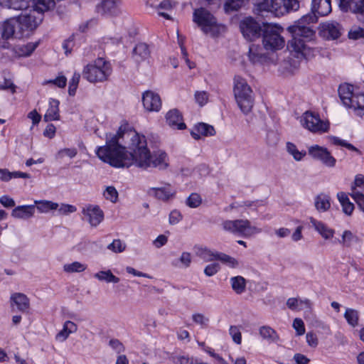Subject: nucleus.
Wrapping results in <instances>:
<instances>
[{
  "label": "nucleus",
  "mask_w": 364,
  "mask_h": 364,
  "mask_svg": "<svg viewBox=\"0 0 364 364\" xmlns=\"http://www.w3.org/2000/svg\"><path fill=\"white\" fill-rule=\"evenodd\" d=\"M215 134V130L214 127L203 122L196 124L191 131V135L196 140H199L202 136H211Z\"/></svg>",
  "instance_id": "20"
},
{
  "label": "nucleus",
  "mask_w": 364,
  "mask_h": 364,
  "mask_svg": "<svg viewBox=\"0 0 364 364\" xmlns=\"http://www.w3.org/2000/svg\"><path fill=\"white\" fill-rule=\"evenodd\" d=\"M331 11V0H312L311 13L304 15L288 27L291 39L287 43V48L296 58H309L314 55V48L310 45L316 36L311 24L316 22L317 16H326Z\"/></svg>",
  "instance_id": "2"
},
{
  "label": "nucleus",
  "mask_w": 364,
  "mask_h": 364,
  "mask_svg": "<svg viewBox=\"0 0 364 364\" xmlns=\"http://www.w3.org/2000/svg\"><path fill=\"white\" fill-rule=\"evenodd\" d=\"M336 196L342 207L343 212L347 215H351L355 206L354 204L350 202L348 196L345 192L341 191L337 193Z\"/></svg>",
  "instance_id": "29"
},
{
  "label": "nucleus",
  "mask_w": 364,
  "mask_h": 364,
  "mask_svg": "<svg viewBox=\"0 0 364 364\" xmlns=\"http://www.w3.org/2000/svg\"><path fill=\"white\" fill-rule=\"evenodd\" d=\"M77 210L75 206L69 204H62L58 208V213L61 215H68L69 213H75Z\"/></svg>",
  "instance_id": "60"
},
{
  "label": "nucleus",
  "mask_w": 364,
  "mask_h": 364,
  "mask_svg": "<svg viewBox=\"0 0 364 364\" xmlns=\"http://www.w3.org/2000/svg\"><path fill=\"white\" fill-rule=\"evenodd\" d=\"M240 27L244 37L250 41L259 38L263 33V23L259 24L252 17L243 19Z\"/></svg>",
  "instance_id": "13"
},
{
  "label": "nucleus",
  "mask_w": 364,
  "mask_h": 364,
  "mask_svg": "<svg viewBox=\"0 0 364 364\" xmlns=\"http://www.w3.org/2000/svg\"><path fill=\"white\" fill-rule=\"evenodd\" d=\"M36 208L40 213H48L50 210H56L58 204L50 200H35Z\"/></svg>",
  "instance_id": "36"
},
{
  "label": "nucleus",
  "mask_w": 364,
  "mask_h": 364,
  "mask_svg": "<svg viewBox=\"0 0 364 364\" xmlns=\"http://www.w3.org/2000/svg\"><path fill=\"white\" fill-rule=\"evenodd\" d=\"M293 327L296 331L298 336H301L305 333V326L302 319L296 318L293 321Z\"/></svg>",
  "instance_id": "56"
},
{
  "label": "nucleus",
  "mask_w": 364,
  "mask_h": 364,
  "mask_svg": "<svg viewBox=\"0 0 364 364\" xmlns=\"http://www.w3.org/2000/svg\"><path fill=\"white\" fill-rule=\"evenodd\" d=\"M338 95L345 107L353 109L358 116L364 115L363 93H354L353 85L343 84L338 87Z\"/></svg>",
  "instance_id": "6"
},
{
  "label": "nucleus",
  "mask_w": 364,
  "mask_h": 364,
  "mask_svg": "<svg viewBox=\"0 0 364 364\" xmlns=\"http://www.w3.org/2000/svg\"><path fill=\"white\" fill-rule=\"evenodd\" d=\"M195 249L196 255L204 261L211 262L216 260V255L218 252H213L206 247H196Z\"/></svg>",
  "instance_id": "32"
},
{
  "label": "nucleus",
  "mask_w": 364,
  "mask_h": 364,
  "mask_svg": "<svg viewBox=\"0 0 364 364\" xmlns=\"http://www.w3.org/2000/svg\"><path fill=\"white\" fill-rule=\"evenodd\" d=\"M103 196L107 200L113 203H117L118 200V192L117 189L112 186H109L106 188L103 193Z\"/></svg>",
  "instance_id": "47"
},
{
  "label": "nucleus",
  "mask_w": 364,
  "mask_h": 364,
  "mask_svg": "<svg viewBox=\"0 0 364 364\" xmlns=\"http://www.w3.org/2000/svg\"><path fill=\"white\" fill-rule=\"evenodd\" d=\"M350 11L356 15L359 21L363 23L364 19V0H350L344 12Z\"/></svg>",
  "instance_id": "26"
},
{
  "label": "nucleus",
  "mask_w": 364,
  "mask_h": 364,
  "mask_svg": "<svg viewBox=\"0 0 364 364\" xmlns=\"http://www.w3.org/2000/svg\"><path fill=\"white\" fill-rule=\"evenodd\" d=\"M77 330V325L71 321H66L63 323L62 330H60L55 336V340L59 342H64L70 336V334L76 332Z\"/></svg>",
  "instance_id": "28"
},
{
  "label": "nucleus",
  "mask_w": 364,
  "mask_h": 364,
  "mask_svg": "<svg viewBox=\"0 0 364 364\" xmlns=\"http://www.w3.org/2000/svg\"><path fill=\"white\" fill-rule=\"evenodd\" d=\"M192 262V257L190 252H183L178 260L172 262V265L176 267L188 268Z\"/></svg>",
  "instance_id": "37"
},
{
  "label": "nucleus",
  "mask_w": 364,
  "mask_h": 364,
  "mask_svg": "<svg viewBox=\"0 0 364 364\" xmlns=\"http://www.w3.org/2000/svg\"><path fill=\"white\" fill-rule=\"evenodd\" d=\"M86 269L87 265L79 262H73L70 264H65L63 266V270L67 273L82 272Z\"/></svg>",
  "instance_id": "39"
},
{
  "label": "nucleus",
  "mask_w": 364,
  "mask_h": 364,
  "mask_svg": "<svg viewBox=\"0 0 364 364\" xmlns=\"http://www.w3.org/2000/svg\"><path fill=\"white\" fill-rule=\"evenodd\" d=\"M222 226L224 230L243 237H249L262 232L260 228L251 225L248 220H228L222 223Z\"/></svg>",
  "instance_id": "8"
},
{
  "label": "nucleus",
  "mask_w": 364,
  "mask_h": 364,
  "mask_svg": "<svg viewBox=\"0 0 364 364\" xmlns=\"http://www.w3.org/2000/svg\"><path fill=\"white\" fill-rule=\"evenodd\" d=\"M94 277L99 281H104L107 283H118L119 278L114 276L110 270L100 271L94 274Z\"/></svg>",
  "instance_id": "35"
},
{
  "label": "nucleus",
  "mask_w": 364,
  "mask_h": 364,
  "mask_svg": "<svg viewBox=\"0 0 364 364\" xmlns=\"http://www.w3.org/2000/svg\"><path fill=\"white\" fill-rule=\"evenodd\" d=\"M299 6V0H255V11L257 14L267 11L275 16H283L297 11Z\"/></svg>",
  "instance_id": "3"
},
{
  "label": "nucleus",
  "mask_w": 364,
  "mask_h": 364,
  "mask_svg": "<svg viewBox=\"0 0 364 364\" xmlns=\"http://www.w3.org/2000/svg\"><path fill=\"white\" fill-rule=\"evenodd\" d=\"M195 99H196V102L200 106L202 107V106L205 105L208 102V93L205 91H201V92L198 91L195 93Z\"/></svg>",
  "instance_id": "57"
},
{
  "label": "nucleus",
  "mask_w": 364,
  "mask_h": 364,
  "mask_svg": "<svg viewBox=\"0 0 364 364\" xmlns=\"http://www.w3.org/2000/svg\"><path fill=\"white\" fill-rule=\"evenodd\" d=\"M314 203L318 213H325L331 208V197L326 193H321L316 196Z\"/></svg>",
  "instance_id": "24"
},
{
  "label": "nucleus",
  "mask_w": 364,
  "mask_h": 364,
  "mask_svg": "<svg viewBox=\"0 0 364 364\" xmlns=\"http://www.w3.org/2000/svg\"><path fill=\"white\" fill-rule=\"evenodd\" d=\"M35 209V205H18L13 209L11 216L18 219H28L34 215Z\"/></svg>",
  "instance_id": "23"
},
{
  "label": "nucleus",
  "mask_w": 364,
  "mask_h": 364,
  "mask_svg": "<svg viewBox=\"0 0 364 364\" xmlns=\"http://www.w3.org/2000/svg\"><path fill=\"white\" fill-rule=\"evenodd\" d=\"M80 79V75L79 73H74L70 82L68 87V94L70 96H74L75 95L79 82Z\"/></svg>",
  "instance_id": "50"
},
{
  "label": "nucleus",
  "mask_w": 364,
  "mask_h": 364,
  "mask_svg": "<svg viewBox=\"0 0 364 364\" xmlns=\"http://www.w3.org/2000/svg\"><path fill=\"white\" fill-rule=\"evenodd\" d=\"M364 186V176L362 174H357L355 177L353 183L351 185V190L355 192V190L357 187L361 188Z\"/></svg>",
  "instance_id": "63"
},
{
  "label": "nucleus",
  "mask_w": 364,
  "mask_h": 364,
  "mask_svg": "<svg viewBox=\"0 0 364 364\" xmlns=\"http://www.w3.org/2000/svg\"><path fill=\"white\" fill-rule=\"evenodd\" d=\"M193 20L205 33L211 32L217 26L216 18L210 11L204 8L195 9Z\"/></svg>",
  "instance_id": "11"
},
{
  "label": "nucleus",
  "mask_w": 364,
  "mask_h": 364,
  "mask_svg": "<svg viewBox=\"0 0 364 364\" xmlns=\"http://www.w3.org/2000/svg\"><path fill=\"white\" fill-rule=\"evenodd\" d=\"M60 102L58 100L50 98L49 100V107L44 114L43 119L46 122L58 120Z\"/></svg>",
  "instance_id": "27"
},
{
  "label": "nucleus",
  "mask_w": 364,
  "mask_h": 364,
  "mask_svg": "<svg viewBox=\"0 0 364 364\" xmlns=\"http://www.w3.org/2000/svg\"><path fill=\"white\" fill-rule=\"evenodd\" d=\"M233 92L236 102L241 111L247 114L253 107L252 90L247 80L240 75L234 77Z\"/></svg>",
  "instance_id": "5"
},
{
  "label": "nucleus",
  "mask_w": 364,
  "mask_h": 364,
  "mask_svg": "<svg viewBox=\"0 0 364 364\" xmlns=\"http://www.w3.org/2000/svg\"><path fill=\"white\" fill-rule=\"evenodd\" d=\"M330 139H331V143L334 145L343 146L350 151H355L359 154H360V151L358 149H357L352 144L348 143L347 141H346L344 139H341L339 137L334 136H331Z\"/></svg>",
  "instance_id": "44"
},
{
  "label": "nucleus",
  "mask_w": 364,
  "mask_h": 364,
  "mask_svg": "<svg viewBox=\"0 0 364 364\" xmlns=\"http://www.w3.org/2000/svg\"><path fill=\"white\" fill-rule=\"evenodd\" d=\"M308 154L312 159L321 161L326 167L333 168L336 166V159L326 147L318 145L311 146L308 148Z\"/></svg>",
  "instance_id": "12"
},
{
  "label": "nucleus",
  "mask_w": 364,
  "mask_h": 364,
  "mask_svg": "<svg viewBox=\"0 0 364 364\" xmlns=\"http://www.w3.org/2000/svg\"><path fill=\"white\" fill-rule=\"evenodd\" d=\"M126 244L122 240L117 239L114 240L112 243L107 246V249L115 252L120 253L125 250Z\"/></svg>",
  "instance_id": "51"
},
{
  "label": "nucleus",
  "mask_w": 364,
  "mask_h": 364,
  "mask_svg": "<svg viewBox=\"0 0 364 364\" xmlns=\"http://www.w3.org/2000/svg\"><path fill=\"white\" fill-rule=\"evenodd\" d=\"M166 123L173 129L179 130L185 129L186 126L183 122L181 113L177 109L169 110L166 115Z\"/></svg>",
  "instance_id": "19"
},
{
  "label": "nucleus",
  "mask_w": 364,
  "mask_h": 364,
  "mask_svg": "<svg viewBox=\"0 0 364 364\" xmlns=\"http://www.w3.org/2000/svg\"><path fill=\"white\" fill-rule=\"evenodd\" d=\"M11 301L21 311H26L29 309V299L22 293H15L11 296Z\"/></svg>",
  "instance_id": "30"
},
{
  "label": "nucleus",
  "mask_w": 364,
  "mask_h": 364,
  "mask_svg": "<svg viewBox=\"0 0 364 364\" xmlns=\"http://www.w3.org/2000/svg\"><path fill=\"white\" fill-rule=\"evenodd\" d=\"M282 28L275 24L263 23L262 44L267 50H277L284 48V38L281 33Z\"/></svg>",
  "instance_id": "7"
},
{
  "label": "nucleus",
  "mask_w": 364,
  "mask_h": 364,
  "mask_svg": "<svg viewBox=\"0 0 364 364\" xmlns=\"http://www.w3.org/2000/svg\"><path fill=\"white\" fill-rule=\"evenodd\" d=\"M320 35L329 40L337 39L341 36V26L336 22H326L321 26Z\"/></svg>",
  "instance_id": "17"
},
{
  "label": "nucleus",
  "mask_w": 364,
  "mask_h": 364,
  "mask_svg": "<svg viewBox=\"0 0 364 364\" xmlns=\"http://www.w3.org/2000/svg\"><path fill=\"white\" fill-rule=\"evenodd\" d=\"M182 215L178 210H173L169 214V223L171 225H176L182 220Z\"/></svg>",
  "instance_id": "58"
},
{
  "label": "nucleus",
  "mask_w": 364,
  "mask_h": 364,
  "mask_svg": "<svg viewBox=\"0 0 364 364\" xmlns=\"http://www.w3.org/2000/svg\"><path fill=\"white\" fill-rule=\"evenodd\" d=\"M46 83H53L60 88H63L66 85L67 78L65 76L61 75V76L57 77L54 80H50L47 81Z\"/></svg>",
  "instance_id": "62"
},
{
  "label": "nucleus",
  "mask_w": 364,
  "mask_h": 364,
  "mask_svg": "<svg viewBox=\"0 0 364 364\" xmlns=\"http://www.w3.org/2000/svg\"><path fill=\"white\" fill-rule=\"evenodd\" d=\"M18 21V34L19 37L28 36L31 31L37 28L43 20L42 14L31 11L29 13L21 14L16 18Z\"/></svg>",
  "instance_id": "9"
},
{
  "label": "nucleus",
  "mask_w": 364,
  "mask_h": 364,
  "mask_svg": "<svg viewBox=\"0 0 364 364\" xmlns=\"http://www.w3.org/2000/svg\"><path fill=\"white\" fill-rule=\"evenodd\" d=\"M18 21L16 18H12L4 21L1 28V36L5 40L11 38H22L18 34Z\"/></svg>",
  "instance_id": "18"
},
{
  "label": "nucleus",
  "mask_w": 364,
  "mask_h": 364,
  "mask_svg": "<svg viewBox=\"0 0 364 364\" xmlns=\"http://www.w3.org/2000/svg\"><path fill=\"white\" fill-rule=\"evenodd\" d=\"M192 318L196 323L200 325L203 328H207L208 326L209 318L202 314H194Z\"/></svg>",
  "instance_id": "54"
},
{
  "label": "nucleus",
  "mask_w": 364,
  "mask_h": 364,
  "mask_svg": "<svg viewBox=\"0 0 364 364\" xmlns=\"http://www.w3.org/2000/svg\"><path fill=\"white\" fill-rule=\"evenodd\" d=\"M112 73L111 63L102 58H98L85 65L82 77L91 83L104 82L109 80Z\"/></svg>",
  "instance_id": "4"
},
{
  "label": "nucleus",
  "mask_w": 364,
  "mask_h": 364,
  "mask_svg": "<svg viewBox=\"0 0 364 364\" xmlns=\"http://www.w3.org/2000/svg\"><path fill=\"white\" fill-rule=\"evenodd\" d=\"M230 284L232 290L237 294L243 293L246 288V281L242 276L230 278Z\"/></svg>",
  "instance_id": "33"
},
{
  "label": "nucleus",
  "mask_w": 364,
  "mask_h": 364,
  "mask_svg": "<svg viewBox=\"0 0 364 364\" xmlns=\"http://www.w3.org/2000/svg\"><path fill=\"white\" fill-rule=\"evenodd\" d=\"M350 195L355 201L359 208L364 212V194L360 192H353Z\"/></svg>",
  "instance_id": "55"
},
{
  "label": "nucleus",
  "mask_w": 364,
  "mask_h": 364,
  "mask_svg": "<svg viewBox=\"0 0 364 364\" xmlns=\"http://www.w3.org/2000/svg\"><path fill=\"white\" fill-rule=\"evenodd\" d=\"M202 200L199 194L193 193L186 199V205L192 208H198L201 204Z\"/></svg>",
  "instance_id": "52"
},
{
  "label": "nucleus",
  "mask_w": 364,
  "mask_h": 364,
  "mask_svg": "<svg viewBox=\"0 0 364 364\" xmlns=\"http://www.w3.org/2000/svg\"><path fill=\"white\" fill-rule=\"evenodd\" d=\"M38 43H29L24 46L21 50L24 55L29 56L37 48Z\"/></svg>",
  "instance_id": "64"
},
{
  "label": "nucleus",
  "mask_w": 364,
  "mask_h": 364,
  "mask_svg": "<svg viewBox=\"0 0 364 364\" xmlns=\"http://www.w3.org/2000/svg\"><path fill=\"white\" fill-rule=\"evenodd\" d=\"M249 59L253 64H262L267 60V55L259 46L251 44L249 48Z\"/></svg>",
  "instance_id": "25"
},
{
  "label": "nucleus",
  "mask_w": 364,
  "mask_h": 364,
  "mask_svg": "<svg viewBox=\"0 0 364 364\" xmlns=\"http://www.w3.org/2000/svg\"><path fill=\"white\" fill-rule=\"evenodd\" d=\"M168 358L174 364H193V358L183 354L173 353Z\"/></svg>",
  "instance_id": "42"
},
{
  "label": "nucleus",
  "mask_w": 364,
  "mask_h": 364,
  "mask_svg": "<svg viewBox=\"0 0 364 364\" xmlns=\"http://www.w3.org/2000/svg\"><path fill=\"white\" fill-rule=\"evenodd\" d=\"M150 55L149 47L145 43H137L132 51V58L138 63L148 60Z\"/></svg>",
  "instance_id": "21"
},
{
  "label": "nucleus",
  "mask_w": 364,
  "mask_h": 364,
  "mask_svg": "<svg viewBox=\"0 0 364 364\" xmlns=\"http://www.w3.org/2000/svg\"><path fill=\"white\" fill-rule=\"evenodd\" d=\"M77 154V149L75 147L72 148H64L60 149L56 154L57 159H63L65 156H67L70 159L75 158Z\"/></svg>",
  "instance_id": "46"
},
{
  "label": "nucleus",
  "mask_w": 364,
  "mask_h": 364,
  "mask_svg": "<svg viewBox=\"0 0 364 364\" xmlns=\"http://www.w3.org/2000/svg\"><path fill=\"white\" fill-rule=\"evenodd\" d=\"M109 345L117 353H120L124 350L123 344L118 339H111L109 342Z\"/></svg>",
  "instance_id": "61"
},
{
  "label": "nucleus",
  "mask_w": 364,
  "mask_h": 364,
  "mask_svg": "<svg viewBox=\"0 0 364 364\" xmlns=\"http://www.w3.org/2000/svg\"><path fill=\"white\" fill-rule=\"evenodd\" d=\"M348 36L351 40H359L364 38V28L359 26H353L348 31Z\"/></svg>",
  "instance_id": "45"
},
{
  "label": "nucleus",
  "mask_w": 364,
  "mask_h": 364,
  "mask_svg": "<svg viewBox=\"0 0 364 364\" xmlns=\"http://www.w3.org/2000/svg\"><path fill=\"white\" fill-rule=\"evenodd\" d=\"M148 193L158 200L166 202L175 197L176 191L171 184L165 183L161 187L150 188Z\"/></svg>",
  "instance_id": "15"
},
{
  "label": "nucleus",
  "mask_w": 364,
  "mask_h": 364,
  "mask_svg": "<svg viewBox=\"0 0 364 364\" xmlns=\"http://www.w3.org/2000/svg\"><path fill=\"white\" fill-rule=\"evenodd\" d=\"M300 122L305 129L313 133H323L328 129V124L321 120L318 114L311 111L305 112Z\"/></svg>",
  "instance_id": "10"
},
{
  "label": "nucleus",
  "mask_w": 364,
  "mask_h": 364,
  "mask_svg": "<svg viewBox=\"0 0 364 364\" xmlns=\"http://www.w3.org/2000/svg\"><path fill=\"white\" fill-rule=\"evenodd\" d=\"M34 9L33 11H36V14L40 13L43 15V12L54 7L55 1L53 0H34Z\"/></svg>",
  "instance_id": "34"
},
{
  "label": "nucleus",
  "mask_w": 364,
  "mask_h": 364,
  "mask_svg": "<svg viewBox=\"0 0 364 364\" xmlns=\"http://www.w3.org/2000/svg\"><path fill=\"white\" fill-rule=\"evenodd\" d=\"M6 6L15 10L26 9L29 6L30 0H5Z\"/></svg>",
  "instance_id": "43"
},
{
  "label": "nucleus",
  "mask_w": 364,
  "mask_h": 364,
  "mask_svg": "<svg viewBox=\"0 0 364 364\" xmlns=\"http://www.w3.org/2000/svg\"><path fill=\"white\" fill-rule=\"evenodd\" d=\"M216 256V260L220 261L223 264L228 265L229 267L235 268L238 266L237 260L230 255L218 252Z\"/></svg>",
  "instance_id": "40"
},
{
  "label": "nucleus",
  "mask_w": 364,
  "mask_h": 364,
  "mask_svg": "<svg viewBox=\"0 0 364 364\" xmlns=\"http://www.w3.org/2000/svg\"><path fill=\"white\" fill-rule=\"evenodd\" d=\"M229 333L232 338V341L236 344H240L242 343V334L240 329L237 326H230L229 328Z\"/></svg>",
  "instance_id": "53"
},
{
  "label": "nucleus",
  "mask_w": 364,
  "mask_h": 364,
  "mask_svg": "<svg viewBox=\"0 0 364 364\" xmlns=\"http://www.w3.org/2000/svg\"><path fill=\"white\" fill-rule=\"evenodd\" d=\"M82 213L92 227H97L104 219V213L98 205H87L82 208Z\"/></svg>",
  "instance_id": "14"
},
{
  "label": "nucleus",
  "mask_w": 364,
  "mask_h": 364,
  "mask_svg": "<svg viewBox=\"0 0 364 364\" xmlns=\"http://www.w3.org/2000/svg\"><path fill=\"white\" fill-rule=\"evenodd\" d=\"M358 237L350 230H345L343 232L341 240L340 243L346 247H350L353 242H357Z\"/></svg>",
  "instance_id": "48"
},
{
  "label": "nucleus",
  "mask_w": 364,
  "mask_h": 364,
  "mask_svg": "<svg viewBox=\"0 0 364 364\" xmlns=\"http://www.w3.org/2000/svg\"><path fill=\"white\" fill-rule=\"evenodd\" d=\"M245 1L246 0H226L225 9L227 12L237 11L244 5Z\"/></svg>",
  "instance_id": "49"
},
{
  "label": "nucleus",
  "mask_w": 364,
  "mask_h": 364,
  "mask_svg": "<svg viewBox=\"0 0 364 364\" xmlns=\"http://www.w3.org/2000/svg\"><path fill=\"white\" fill-rule=\"evenodd\" d=\"M259 335L269 343H275L278 341L279 337L277 333L269 326H263L259 329Z\"/></svg>",
  "instance_id": "31"
},
{
  "label": "nucleus",
  "mask_w": 364,
  "mask_h": 364,
  "mask_svg": "<svg viewBox=\"0 0 364 364\" xmlns=\"http://www.w3.org/2000/svg\"><path fill=\"white\" fill-rule=\"evenodd\" d=\"M309 221L314 230L318 232L324 239L328 240L333 237L334 230L328 228L323 222L317 220L313 217L309 218Z\"/></svg>",
  "instance_id": "22"
},
{
  "label": "nucleus",
  "mask_w": 364,
  "mask_h": 364,
  "mask_svg": "<svg viewBox=\"0 0 364 364\" xmlns=\"http://www.w3.org/2000/svg\"><path fill=\"white\" fill-rule=\"evenodd\" d=\"M344 317L348 323L353 327H355L358 323L359 314L358 311L353 309L348 308L344 314Z\"/></svg>",
  "instance_id": "38"
},
{
  "label": "nucleus",
  "mask_w": 364,
  "mask_h": 364,
  "mask_svg": "<svg viewBox=\"0 0 364 364\" xmlns=\"http://www.w3.org/2000/svg\"><path fill=\"white\" fill-rule=\"evenodd\" d=\"M219 264L217 263H213L205 267L204 269V273L208 277H211L215 275L219 271Z\"/></svg>",
  "instance_id": "59"
},
{
  "label": "nucleus",
  "mask_w": 364,
  "mask_h": 364,
  "mask_svg": "<svg viewBox=\"0 0 364 364\" xmlns=\"http://www.w3.org/2000/svg\"><path fill=\"white\" fill-rule=\"evenodd\" d=\"M287 152L297 161L302 160L306 154L305 151H299L296 145L291 142L287 143Z\"/></svg>",
  "instance_id": "41"
},
{
  "label": "nucleus",
  "mask_w": 364,
  "mask_h": 364,
  "mask_svg": "<svg viewBox=\"0 0 364 364\" xmlns=\"http://www.w3.org/2000/svg\"><path fill=\"white\" fill-rule=\"evenodd\" d=\"M142 103L148 112H159L161 107L160 96L151 90L145 91L142 95Z\"/></svg>",
  "instance_id": "16"
},
{
  "label": "nucleus",
  "mask_w": 364,
  "mask_h": 364,
  "mask_svg": "<svg viewBox=\"0 0 364 364\" xmlns=\"http://www.w3.org/2000/svg\"><path fill=\"white\" fill-rule=\"evenodd\" d=\"M95 154L101 161L114 168L135 165L144 170L155 168L164 171L169 166V158L164 151L151 153L144 135L127 130L123 126L116 134L107 133L105 145L97 146Z\"/></svg>",
  "instance_id": "1"
}]
</instances>
